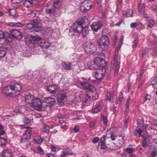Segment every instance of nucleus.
<instances>
[{"label": "nucleus", "mask_w": 157, "mask_h": 157, "mask_svg": "<svg viewBox=\"0 0 157 157\" xmlns=\"http://www.w3.org/2000/svg\"><path fill=\"white\" fill-rule=\"evenodd\" d=\"M78 84L81 88L89 90L85 96V98L86 100L88 99L93 100H95L98 99V94L94 87L89 85L84 82H79Z\"/></svg>", "instance_id": "1"}, {"label": "nucleus", "mask_w": 157, "mask_h": 157, "mask_svg": "<svg viewBox=\"0 0 157 157\" xmlns=\"http://www.w3.org/2000/svg\"><path fill=\"white\" fill-rule=\"evenodd\" d=\"M121 45L116 48L114 55V63L112 65V68L114 70V75H117L118 73L120 67V63L118 59V52L120 49Z\"/></svg>", "instance_id": "2"}, {"label": "nucleus", "mask_w": 157, "mask_h": 157, "mask_svg": "<svg viewBox=\"0 0 157 157\" xmlns=\"http://www.w3.org/2000/svg\"><path fill=\"white\" fill-rule=\"evenodd\" d=\"M19 126L21 127L23 130H24L25 132V133L22 136L21 141L22 142H26L31 138L30 133L31 131V128L25 125H20Z\"/></svg>", "instance_id": "3"}, {"label": "nucleus", "mask_w": 157, "mask_h": 157, "mask_svg": "<svg viewBox=\"0 0 157 157\" xmlns=\"http://www.w3.org/2000/svg\"><path fill=\"white\" fill-rule=\"evenodd\" d=\"M82 25L83 23L82 21H76L72 25L71 30L70 31H71L74 33L75 35H78L80 34L81 29L82 28Z\"/></svg>", "instance_id": "4"}, {"label": "nucleus", "mask_w": 157, "mask_h": 157, "mask_svg": "<svg viewBox=\"0 0 157 157\" xmlns=\"http://www.w3.org/2000/svg\"><path fill=\"white\" fill-rule=\"evenodd\" d=\"M98 43L99 46L103 50H105L109 44V40L107 36H103L99 38Z\"/></svg>", "instance_id": "5"}, {"label": "nucleus", "mask_w": 157, "mask_h": 157, "mask_svg": "<svg viewBox=\"0 0 157 157\" xmlns=\"http://www.w3.org/2000/svg\"><path fill=\"white\" fill-rule=\"evenodd\" d=\"M41 27L40 23L36 19L32 21L30 23H28L26 26L28 29H31L33 28L36 31L38 32L40 31Z\"/></svg>", "instance_id": "6"}, {"label": "nucleus", "mask_w": 157, "mask_h": 157, "mask_svg": "<svg viewBox=\"0 0 157 157\" xmlns=\"http://www.w3.org/2000/svg\"><path fill=\"white\" fill-rule=\"evenodd\" d=\"M84 48L87 53H91L95 52L96 47L92 42H86L84 44Z\"/></svg>", "instance_id": "7"}, {"label": "nucleus", "mask_w": 157, "mask_h": 157, "mask_svg": "<svg viewBox=\"0 0 157 157\" xmlns=\"http://www.w3.org/2000/svg\"><path fill=\"white\" fill-rule=\"evenodd\" d=\"M31 107L37 110H40L42 109V102L40 99L37 98H35L29 106V107Z\"/></svg>", "instance_id": "8"}, {"label": "nucleus", "mask_w": 157, "mask_h": 157, "mask_svg": "<svg viewBox=\"0 0 157 157\" xmlns=\"http://www.w3.org/2000/svg\"><path fill=\"white\" fill-rule=\"evenodd\" d=\"M105 72V69L104 68H100L94 72L93 75L97 79L101 80L104 78Z\"/></svg>", "instance_id": "9"}, {"label": "nucleus", "mask_w": 157, "mask_h": 157, "mask_svg": "<svg viewBox=\"0 0 157 157\" xmlns=\"http://www.w3.org/2000/svg\"><path fill=\"white\" fill-rule=\"evenodd\" d=\"M92 7V6L89 1L87 0L83 2L81 4L80 9L82 12H86Z\"/></svg>", "instance_id": "10"}, {"label": "nucleus", "mask_w": 157, "mask_h": 157, "mask_svg": "<svg viewBox=\"0 0 157 157\" xmlns=\"http://www.w3.org/2000/svg\"><path fill=\"white\" fill-rule=\"evenodd\" d=\"M94 60L95 64L98 67H101V68H104L106 66L105 61L101 58L97 57L94 59Z\"/></svg>", "instance_id": "11"}, {"label": "nucleus", "mask_w": 157, "mask_h": 157, "mask_svg": "<svg viewBox=\"0 0 157 157\" xmlns=\"http://www.w3.org/2000/svg\"><path fill=\"white\" fill-rule=\"evenodd\" d=\"M11 86L8 85L6 86L2 89V93L6 96L9 97H14L16 96L15 94L12 92H9L10 90H11Z\"/></svg>", "instance_id": "12"}, {"label": "nucleus", "mask_w": 157, "mask_h": 157, "mask_svg": "<svg viewBox=\"0 0 157 157\" xmlns=\"http://www.w3.org/2000/svg\"><path fill=\"white\" fill-rule=\"evenodd\" d=\"M102 26V23L99 21H97L94 22L91 25V28L93 31L97 32L101 29Z\"/></svg>", "instance_id": "13"}, {"label": "nucleus", "mask_w": 157, "mask_h": 157, "mask_svg": "<svg viewBox=\"0 0 157 157\" xmlns=\"http://www.w3.org/2000/svg\"><path fill=\"white\" fill-rule=\"evenodd\" d=\"M11 90L14 91L16 96L19 94L21 89V85L19 84H17L13 85H11Z\"/></svg>", "instance_id": "14"}, {"label": "nucleus", "mask_w": 157, "mask_h": 157, "mask_svg": "<svg viewBox=\"0 0 157 157\" xmlns=\"http://www.w3.org/2000/svg\"><path fill=\"white\" fill-rule=\"evenodd\" d=\"M25 101L26 102V105L27 107H29L31 104L32 103L33 100L35 98L33 95L31 94L26 95L25 97Z\"/></svg>", "instance_id": "15"}, {"label": "nucleus", "mask_w": 157, "mask_h": 157, "mask_svg": "<svg viewBox=\"0 0 157 157\" xmlns=\"http://www.w3.org/2000/svg\"><path fill=\"white\" fill-rule=\"evenodd\" d=\"M66 98V92L63 90L59 93L58 95L57 101L59 102H61Z\"/></svg>", "instance_id": "16"}, {"label": "nucleus", "mask_w": 157, "mask_h": 157, "mask_svg": "<svg viewBox=\"0 0 157 157\" xmlns=\"http://www.w3.org/2000/svg\"><path fill=\"white\" fill-rule=\"evenodd\" d=\"M11 33L13 37L16 38L20 39L22 38V34L17 30H12L11 31Z\"/></svg>", "instance_id": "17"}, {"label": "nucleus", "mask_w": 157, "mask_h": 157, "mask_svg": "<svg viewBox=\"0 0 157 157\" xmlns=\"http://www.w3.org/2000/svg\"><path fill=\"white\" fill-rule=\"evenodd\" d=\"M102 106V105L100 103L96 104L92 108L91 110V112L93 113H97L100 111Z\"/></svg>", "instance_id": "18"}, {"label": "nucleus", "mask_w": 157, "mask_h": 157, "mask_svg": "<svg viewBox=\"0 0 157 157\" xmlns=\"http://www.w3.org/2000/svg\"><path fill=\"white\" fill-rule=\"evenodd\" d=\"M36 1L34 0H26L24 3V5L25 7L29 8L36 4Z\"/></svg>", "instance_id": "19"}, {"label": "nucleus", "mask_w": 157, "mask_h": 157, "mask_svg": "<svg viewBox=\"0 0 157 157\" xmlns=\"http://www.w3.org/2000/svg\"><path fill=\"white\" fill-rule=\"evenodd\" d=\"M57 89V87L55 85H51L48 86L47 88L48 91L51 94H54L56 93Z\"/></svg>", "instance_id": "20"}, {"label": "nucleus", "mask_w": 157, "mask_h": 157, "mask_svg": "<svg viewBox=\"0 0 157 157\" xmlns=\"http://www.w3.org/2000/svg\"><path fill=\"white\" fill-rule=\"evenodd\" d=\"M10 37V34L7 32L3 33L0 30V39L4 38L6 40L8 39Z\"/></svg>", "instance_id": "21"}, {"label": "nucleus", "mask_w": 157, "mask_h": 157, "mask_svg": "<svg viewBox=\"0 0 157 157\" xmlns=\"http://www.w3.org/2000/svg\"><path fill=\"white\" fill-rule=\"evenodd\" d=\"M41 38L37 36H31V39L30 40V42L35 43L38 42L41 40Z\"/></svg>", "instance_id": "22"}, {"label": "nucleus", "mask_w": 157, "mask_h": 157, "mask_svg": "<svg viewBox=\"0 0 157 157\" xmlns=\"http://www.w3.org/2000/svg\"><path fill=\"white\" fill-rule=\"evenodd\" d=\"M44 101L47 103L49 105H52L55 104L56 101L55 99L51 97H48L46 98Z\"/></svg>", "instance_id": "23"}, {"label": "nucleus", "mask_w": 157, "mask_h": 157, "mask_svg": "<svg viewBox=\"0 0 157 157\" xmlns=\"http://www.w3.org/2000/svg\"><path fill=\"white\" fill-rule=\"evenodd\" d=\"M89 31V29L86 26L85 27H83L82 26V28L81 29L80 34H81L83 37H85L88 33Z\"/></svg>", "instance_id": "24"}, {"label": "nucleus", "mask_w": 157, "mask_h": 157, "mask_svg": "<svg viewBox=\"0 0 157 157\" xmlns=\"http://www.w3.org/2000/svg\"><path fill=\"white\" fill-rule=\"evenodd\" d=\"M8 25L10 27H23L24 25L20 22L17 23L10 22L9 23Z\"/></svg>", "instance_id": "25"}, {"label": "nucleus", "mask_w": 157, "mask_h": 157, "mask_svg": "<svg viewBox=\"0 0 157 157\" xmlns=\"http://www.w3.org/2000/svg\"><path fill=\"white\" fill-rule=\"evenodd\" d=\"M124 137H120L117 143V147H121L124 144Z\"/></svg>", "instance_id": "26"}, {"label": "nucleus", "mask_w": 157, "mask_h": 157, "mask_svg": "<svg viewBox=\"0 0 157 157\" xmlns=\"http://www.w3.org/2000/svg\"><path fill=\"white\" fill-rule=\"evenodd\" d=\"M3 157H11L12 151L9 149L4 150L3 151Z\"/></svg>", "instance_id": "27"}, {"label": "nucleus", "mask_w": 157, "mask_h": 157, "mask_svg": "<svg viewBox=\"0 0 157 157\" xmlns=\"http://www.w3.org/2000/svg\"><path fill=\"white\" fill-rule=\"evenodd\" d=\"M107 99L111 102H113V100L114 98L116 97V96L114 95L113 93L111 94L109 92H107L106 94Z\"/></svg>", "instance_id": "28"}, {"label": "nucleus", "mask_w": 157, "mask_h": 157, "mask_svg": "<svg viewBox=\"0 0 157 157\" xmlns=\"http://www.w3.org/2000/svg\"><path fill=\"white\" fill-rule=\"evenodd\" d=\"M62 65L65 70H70L71 68V65L70 63H67L65 62H63L62 63Z\"/></svg>", "instance_id": "29"}, {"label": "nucleus", "mask_w": 157, "mask_h": 157, "mask_svg": "<svg viewBox=\"0 0 157 157\" xmlns=\"http://www.w3.org/2000/svg\"><path fill=\"white\" fill-rule=\"evenodd\" d=\"M33 118L32 117H30L29 118H24L23 119V122L27 124H31L33 122Z\"/></svg>", "instance_id": "30"}, {"label": "nucleus", "mask_w": 157, "mask_h": 157, "mask_svg": "<svg viewBox=\"0 0 157 157\" xmlns=\"http://www.w3.org/2000/svg\"><path fill=\"white\" fill-rule=\"evenodd\" d=\"M139 41V38L137 37L135 38L134 41L133 42V44L132 46V48L133 49H135L137 47L138 41Z\"/></svg>", "instance_id": "31"}, {"label": "nucleus", "mask_w": 157, "mask_h": 157, "mask_svg": "<svg viewBox=\"0 0 157 157\" xmlns=\"http://www.w3.org/2000/svg\"><path fill=\"white\" fill-rule=\"evenodd\" d=\"M145 4L143 3L142 5L139 4L138 6V11L140 13H142L144 10Z\"/></svg>", "instance_id": "32"}, {"label": "nucleus", "mask_w": 157, "mask_h": 157, "mask_svg": "<svg viewBox=\"0 0 157 157\" xmlns=\"http://www.w3.org/2000/svg\"><path fill=\"white\" fill-rule=\"evenodd\" d=\"M105 138L104 136H103L101 139V141L100 142V144L101 145L100 148L102 149H104L105 148Z\"/></svg>", "instance_id": "33"}, {"label": "nucleus", "mask_w": 157, "mask_h": 157, "mask_svg": "<svg viewBox=\"0 0 157 157\" xmlns=\"http://www.w3.org/2000/svg\"><path fill=\"white\" fill-rule=\"evenodd\" d=\"M60 6V0H55L53 7L55 8H58Z\"/></svg>", "instance_id": "34"}, {"label": "nucleus", "mask_w": 157, "mask_h": 157, "mask_svg": "<svg viewBox=\"0 0 157 157\" xmlns=\"http://www.w3.org/2000/svg\"><path fill=\"white\" fill-rule=\"evenodd\" d=\"M125 16L127 17H133L132 11L130 10H128L126 13Z\"/></svg>", "instance_id": "35"}, {"label": "nucleus", "mask_w": 157, "mask_h": 157, "mask_svg": "<svg viewBox=\"0 0 157 157\" xmlns=\"http://www.w3.org/2000/svg\"><path fill=\"white\" fill-rule=\"evenodd\" d=\"M34 139L35 140L38 144H40L42 142V139L40 137L38 136H35Z\"/></svg>", "instance_id": "36"}, {"label": "nucleus", "mask_w": 157, "mask_h": 157, "mask_svg": "<svg viewBox=\"0 0 157 157\" xmlns=\"http://www.w3.org/2000/svg\"><path fill=\"white\" fill-rule=\"evenodd\" d=\"M134 151V149L132 147H127L124 150V151L127 152L129 154H131Z\"/></svg>", "instance_id": "37"}, {"label": "nucleus", "mask_w": 157, "mask_h": 157, "mask_svg": "<svg viewBox=\"0 0 157 157\" xmlns=\"http://www.w3.org/2000/svg\"><path fill=\"white\" fill-rule=\"evenodd\" d=\"M142 24H137L136 22L132 23L130 24V27L132 28H135L136 27L137 28L138 27H141Z\"/></svg>", "instance_id": "38"}, {"label": "nucleus", "mask_w": 157, "mask_h": 157, "mask_svg": "<svg viewBox=\"0 0 157 157\" xmlns=\"http://www.w3.org/2000/svg\"><path fill=\"white\" fill-rule=\"evenodd\" d=\"M142 132V130L140 129H136L135 130V133L136 135L139 137L141 136V133Z\"/></svg>", "instance_id": "39"}, {"label": "nucleus", "mask_w": 157, "mask_h": 157, "mask_svg": "<svg viewBox=\"0 0 157 157\" xmlns=\"http://www.w3.org/2000/svg\"><path fill=\"white\" fill-rule=\"evenodd\" d=\"M50 128L48 126L45 125L44 127L41 129L42 132L46 133H48L49 130Z\"/></svg>", "instance_id": "40"}, {"label": "nucleus", "mask_w": 157, "mask_h": 157, "mask_svg": "<svg viewBox=\"0 0 157 157\" xmlns=\"http://www.w3.org/2000/svg\"><path fill=\"white\" fill-rule=\"evenodd\" d=\"M51 149L53 151L56 152L59 151L60 148L58 147H56L54 145H52L51 146Z\"/></svg>", "instance_id": "41"}, {"label": "nucleus", "mask_w": 157, "mask_h": 157, "mask_svg": "<svg viewBox=\"0 0 157 157\" xmlns=\"http://www.w3.org/2000/svg\"><path fill=\"white\" fill-rule=\"evenodd\" d=\"M155 21L154 20H150L148 21V26L149 28L153 27L155 24Z\"/></svg>", "instance_id": "42"}, {"label": "nucleus", "mask_w": 157, "mask_h": 157, "mask_svg": "<svg viewBox=\"0 0 157 157\" xmlns=\"http://www.w3.org/2000/svg\"><path fill=\"white\" fill-rule=\"evenodd\" d=\"M9 13L12 16H14L16 13V11L15 9H12L9 10Z\"/></svg>", "instance_id": "43"}, {"label": "nucleus", "mask_w": 157, "mask_h": 157, "mask_svg": "<svg viewBox=\"0 0 157 157\" xmlns=\"http://www.w3.org/2000/svg\"><path fill=\"white\" fill-rule=\"evenodd\" d=\"M37 150L38 152L41 155H43L44 153V151L40 146H39L37 147Z\"/></svg>", "instance_id": "44"}, {"label": "nucleus", "mask_w": 157, "mask_h": 157, "mask_svg": "<svg viewBox=\"0 0 157 157\" xmlns=\"http://www.w3.org/2000/svg\"><path fill=\"white\" fill-rule=\"evenodd\" d=\"M0 142L1 143V145L2 146H5L6 143V140L2 138H0Z\"/></svg>", "instance_id": "45"}, {"label": "nucleus", "mask_w": 157, "mask_h": 157, "mask_svg": "<svg viewBox=\"0 0 157 157\" xmlns=\"http://www.w3.org/2000/svg\"><path fill=\"white\" fill-rule=\"evenodd\" d=\"M144 122L141 120H138V125L140 127H142L144 126Z\"/></svg>", "instance_id": "46"}, {"label": "nucleus", "mask_w": 157, "mask_h": 157, "mask_svg": "<svg viewBox=\"0 0 157 157\" xmlns=\"http://www.w3.org/2000/svg\"><path fill=\"white\" fill-rule=\"evenodd\" d=\"M46 41L44 40H41V39L40 40L38 44L41 47L44 48V44Z\"/></svg>", "instance_id": "47"}, {"label": "nucleus", "mask_w": 157, "mask_h": 157, "mask_svg": "<svg viewBox=\"0 0 157 157\" xmlns=\"http://www.w3.org/2000/svg\"><path fill=\"white\" fill-rule=\"evenodd\" d=\"M151 98V96L149 94H147L144 99V102L147 101H149Z\"/></svg>", "instance_id": "48"}, {"label": "nucleus", "mask_w": 157, "mask_h": 157, "mask_svg": "<svg viewBox=\"0 0 157 157\" xmlns=\"http://www.w3.org/2000/svg\"><path fill=\"white\" fill-rule=\"evenodd\" d=\"M46 33L47 34L51 35L52 33V30L51 29L48 28L46 30Z\"/></svg>", "instance_id": "49"}, {"label": "nucleus", "mask_w": 157, "mask_h": 157, "mask_svg": "<svg viewBox=\"0 0 157 157\" xmlns=\"http://www.w3.org/2000/svg\"><path fill=\"white\" fill-rule=\"evenodd\" d=\"M99 141V139L98 137L94 138L92 140V142L94 143H95L98 142Z\"/></svg>", "instance_id": "50"}, {"label": "nucleus", "mask_w": 157, "mask_h": 157, "mask_svg": "<svg viewBox=\"0 0 157 157\" xmlns=\"http://www.w3.org/2000/svg\"><path fill=\"white\" fill-rule=\"evenodd\" d=\"M50 44L49 42L46 41L44 44V48H48L50 46Z\"/></svg>", "instance_id": "51"}, {"label": "nucleus", "mask_w": 157, "mask_h": 157, "mask_svg": "<svg viewBox=\"0 0 157 157\" xmlns=\"http://www.w3.org/2000/svg\"><path fill=\"white\" fill-rule=\"evenodd\" d=\"M6 52L4 51H0V57H2L5 56Z\"/></svg>", "instance_id": "52"}, {"label": "nucleus", "mask_w": 157, "mask_h": 157, "mask_svg": "<svg viewBox=\"0 0 157 157\" xmlns=\"http://www.w3.org/2000/svg\"><path fill=\"white\" fill-rule=\"evenodd\" d=\"M103 121L105 125H106L107 124L108 121L106 117H103Z\"/></svg>", "instance_id": "53"}, {"label": "nucleus", "mask_w": 157, "mask_h": 157, "mask_svg": "<svg viewBox=\"0 0 157 157\" xmlns=\"http://www.w3.org/2000/svg\"><path fill=\"white\" fill-rule=\"evenodd\" d=\"M75 132H78L79 130V127L78 126L75 125L74 129Z\"/></svg>", "instance_id": "54"}, {"label": "nucleus", "mask_w": 157, "mask_h": 157, "mask_svg": "<svg viewBox=\"0 0 157 157\" xmlns=\"http://www.w3.org/2000/svg\"><path fill=\"white\" fill-rule=\"evenodd\" d=\"M119 100L120 102H122L123 101V95L121 94L119 96Z\"/></svg>", "instance_id": "55"}, {"label": "nucleus", "mask_w": 157, "mask_h": 157, "mask_svg": "<svg viewBox=\"0 0 157 157\" xmlns=\"http://www.w3.org/2000/svg\"><path fill=\"white\" fill-rule=\"evenodd\" d=\"M128 121L127 120H126V119L125 120V122H124V130L126 129V128H127V126H128V124H127Z\"/></svg>", "instance_id": "56"}, {"label": "nucleus", "mask_w": 157, "mask_h": 157, "mask_svg": "<svg viewBox=\"0 0 157 157\" xmlns=\"http://www.w3.org/2000/svg\"><path fill=\"white\" fill-rule=\"evenodd\" d=\"M145 128L146 129L150 130L152 129V128L151 125L149 124H146L145 126Z\"/></svg>", "instance_id": "57"}, {"label": "nucleus", "mask_w": 157, "mask_h": 157, "mask_svg": "<svg viewBox=\"0 0 157 157\" xmlns=\"http://www.w3.org/2000/svg\"><path fill=\"white\" fill-rule=\"evenodd\" d=\"M95 125V122L94 121H91L90 123V128L93 127Z\"/></svg>", "instance_id": "58"}, {"label": "nucleus", "mask_w": 157, "mask_h": 157, "mask_svg": "<svg viewBox=\"0 0 157 157\" xmlns=\"http://www.w3.org/2000/svg\"><path fill=\"white\" fill-rule=\"evenodd\" d=\"M147 144L145 140H144L142 142V146L143 147H147Z\"/></svg>", "instance_id": "59"}, {"label": "nucleus", "mask_w": 157, "mask_h": 157, "mask_svg": "<svg viewBox=\"0 0 157 157\" xmlns=\"http://www.w3.org/2000/svg\"><path fill=\"white\" fill-rule=\"evenodd\" d=\"M3 128L0 125V135H3Z\"/></svg>", "instance_id": "60"}, {"label": "nucleus", "mask_w": 157, "mask_h": 157, "mask_svg": "<svg viewBox=\"0 0 157 157\" xmlns=\"http://www.w3.org/2000/svg\"><path fill=\"white\" fill-rule=\"evenodd\" d=\"M46 12L47 13L50 14L52 13V10L51 9L47 8L46 10Z\"/></svg>", "instance_id": "61"}, {"label": "nucleus", "mask_w": 157, "mask_h": 157, "mask_svg": "<svg viewBox=\"0 0 157 157\" xmlns=\"http://www.w3.org/2000/svg\"><path fill=\"white\" fill-rule=\"evenodd\" d=\"M122 22V21L121 20H120L115 25L116 26H119Z\"/></svg>", "instance_id": "62"}, {"label": "nucleus", "mask_w": 157, "mask_h": 157, "mask_svg": "<svg viewBox=\"0 0 157 157\" xmlns=\"http://www.w3.org/2000/svg\"><path fill=\"white\" fill-rule=\"evenodd\" d=\"M47 157H55L51 153H48L47 154Z\"/></svg>", "instance_id": "63"}, {"label": "nucleus", "mask_w": 157, "mask_h": 157, "mask_svg": "<svg viewBox=\"0 0 157 157\" xmlns=\"http://www.w3.org/2000/svg\"><path fill=\"white\" fill-rule=\"evenodd\" d=\"M154 124L155 125H157V121L155 118H153L152 120Z\"/></svg>", "instance_id": "64"}]
</instances>
